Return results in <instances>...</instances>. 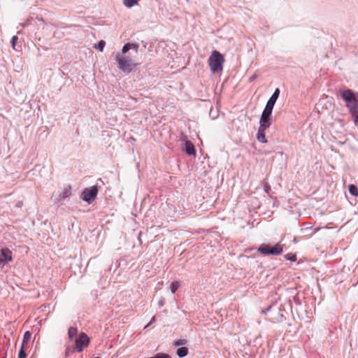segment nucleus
<instances>
[{
    "instance_id": "f257e3e1",
    "label": "nucleus",
    "mask_w": 358,
    "mask_h": 358,
    "mask_svg": "<svg viewBox=\"0 0 358 358\" xmlns=\"http://www.w3.org/2000/svg\"><path fill=\"white\" fill-rule=\"evenodd\" d=\"M115 60L118 64V68L125 73H131L137 66L129 56L122 54V52L116 53Z\"/></svg>"
},
{
    "instance_id": "f03ea898",
    "label": "nucleus",
    "mask_w": 358,
    "mask_h": 358,
    "mask_svg": "<svg viewBox=\"0 0 358 358\" xmlns=\"http://www.w3.org/2000/svg\"><path fill=\"white\" fill-rule=\"evenodd\" d=\"M210 70L213 73L222 71L224 57L219 52L214 50L208 59Z\"/></svg>"
},
{
    "instance_id": "7ed1b4c3",
    "label": "nucleus",
    "mask_w": 358,
    "mask_h": 358,
    "mask_svg": "<svg viewBox=\"0 0 358 358\" xmlns=\"http://www.w3.org/2000/svg\"><path fill=\"white\" fill-rule=\"evenodd\" d=\"M282 250V246L280 243H277L273 247H270L267 244H262L257 248V251L264 255H279Z\"/></svg>"
},
{
    "instance_id": "20e7f679",
    "label": "nucleus",
    "mask_w": 358,
    "mask_h": 358,
    "mask_svg": "<svg viewBox=\"0 0 358 358\" xmlns=\"http://www.w3.org/2000/svg\"><path fill=\"white\" fill-rule=\"evenodd\" d=\"M343 99L346 102V106L349 110L352 107H357V101L355 93L351 90H346L341 92Z\"/></svg>"
},
{
    "instance_id": "39448f33",
    "label": "nucleus",
    "mask_w": 358,
    "mask_h": 358,
    "mask_svg": "<svg viewBox=\"0 0 358 358\" xmlns=\"http://www.w3.org/2000/svg\"><path fill=\"white\" fill-rule=\"evenodd\" d=\"M90 337L85 333H81L75 341V346L73 347V351L80 352L83 350L87 347L90 344Z\"/></svg>"
},
{
    "instance_id": "423d86ee",
    "label": "nucleus",
    "mask_w": 358,
    "mask_h": 358,
    "mask_svg": "<svg viewBox=\"0 0 358 358\" xmlns=\"http://www.w3.org/2000/svg\"><path fill=\"white\" fill-rule=\"evenodd\" d=\"M98 193V188L96 186H92L90 188H85L82 193L83 200L92 203L96 199Z\"/></svg>"
},
{
    "instance_id": "0eeeda50",
    "label": "nucleus",
    "mask_w": 358,
    "mask_h": 358,
    "mask_svg": "<svg viewBox=\"0 0 358 358\" xmlns=\"http://www.w3.org/2000/svg\"><path fill=\"white\" fill-rule=\"evenodd\" d=\"M0 267L6 265L8 262L13 260L12 252L7 248H1L0 250Z\"/></svg>"
},
{
    "instance_id": "6e6552de",
    "label": "nucleus",
    "mask_w": 358,
    "mask_h": 358,
    "mask_svg": "<svg viewBox=\"0 0 358 358\" xmlns=\"http://www.w3.org/2000/svg\"><path fill=\"white\" fill-rule=\"evenodd\" d=\"M272 112L267 110L266 109H264L260 120H259V127L269 128L271 125V117Z\"/></svg>"
},
{
    "instance_id": "1a4fd4ad",
    "label": "nucleus",
    "mask_w": 358,
    "mask_h": 358,
    "mask_svg": "<svg viewBox=\"0 0 358 358\" xmlns=\"http://www.w3.org/2000/svg\"><path fill=\"white\" fill-rule=\"evenodd\" d=\"M280 92V90L278 88H276L274 92L273 93L271 96L268 100V101H267V103L266 104V106L264 108L265 109H266L267 110L271 111V112L273 111V107L275 106V103L278 98L279 97Z\"/></svg>"
},
{
    "instance_id": "9d476101",
    "label": "nucleus",
    "mask_w": 358,
    "mask_h": 358,
    "mask_svg": "<svg viewBox=\"0 0 358 358\" xmlns=\"http://www.w3.org/2000/svg\"><path fill=\"white\" fill-rule=\"evenodd\" d=\"M268 128L259 127L257 134V139L262 143H266L267 142L266 138V130Z\"/></svg>"
},
{
    "instance_id": "9b49d317",
    "label": "nucleus",
    "mask_w": 358,
    "mask_h": 358,
    "mask_svg": "<svg viewBox=\"0 0 358 358\" xmlns=\"http://www.w3.org/2000/svg\"><path fill=\"white\" fill-rule=\"evenodd\" d=\"M139 45L137 43H127L122 47V54H126L129 50H134L135 52L138 50Z\"/></svg>"
},
{
    "instance_id": "f8f14e48",
    "label": "nucleus",
    "mask_w": 358,
    "mask_h": 358,
    "mask_svg": "<svg viewBox=\"0 0 358 358\" xmlns=\"http://www.w3.org/2000/svg\"><path fill=\"white\" fill-rule=\"evenodd\" d=\"M185 152L189 155H195L196 154V151H195V148H194V144L189 141H185Z\"/></svg>"
},
{
    "instance_id": "ddd939ff",
    "label": "nucleus",
    "mask_w": 358,
    "mask_h": 358,
    "mask_svg": "<svg viewBox=\"0 0 358 358\" xmlns=\"http://www.w3.org/2000/svg\"><path fill=\"white\" fill-rule=\"evenodd\" d=\"M71 187L69 186L68 187L65 188L59 195V197L57 198V201H60L62 200L65 199L66 198H68L71 196Z\"/></svg>"
},
{
    "instance_id": "4468645a",
    "label": "nucleus",
    "mask_w": 358,
    "mask_h": 358,
    "mask_svg": "<svg viewBox=\"0 0 358 358\" xmlns=\"http://www.w3.org/2000/svg\"><path fill=\"white\" fill-rule=\"evenodd\" d=\"M349 112L353 117L355 124L358 126V108L352 107Z\"/></svg>"
},
{
    "instance_id": "2eb2a0df",
    "label": "nucleus",
    "mask_w": 358,
    "mask_h": 358,
    "mask_svg": "<svg viewBox=\"0 0 358 358\" xmlns=\"http://www.w3.org/2000/svg\"><path fill=\"white\" fill-rule=\"evenodd\" d=\"M177 355L180 358H183L188 354V349L186 347H180L178 348L176 352Z\"/></svg>"
},
{
    "instance_id": "dca6fc26",
    "label": "nucleus",
    "mask_w": 358,
    "mask_h": 358,
    "mask_svg": "<svg viewBox=\"0 0 358 358\" xmlns=\"http://www.w3.org/2000/svg\"><path fill=\"white\" fill-rule=\"evenodd\" d=\"M77 334L78 329L76 327H71L68 330V336L70 340H72Z\"/></svg>"
},
{
    "instance_id": "f3484780",
    "label": "nucleus",
    "mask_w": 358,
    "mask_h": 358,
    "mask_svg": "<svg viewBox=\"0 0 358 358\" xmlns=\"http://www.w3.org/2000/svg\"><path fill=\"white\" fill-rule=\"evenodd\" d=\"M31 336V333L29 331H27L23 336L22 346L24 347L25 345L28 343V341L30 340Z\"/></svg>"
},
{
    "instance_id": "a211bd4d",
    "label": "nucleus",
    "mask_w": 358,
    "mask_h": 358,
    "mask_svg": "<svg viewBox=\"0 0 358 358\" xmlns=\"http://www.w3.org/2000/svg\"><path fill=\"white\" fill-rule=\"evenodd\" d=\"M139 0H123L124 5L127 8H131L137 4Z\"/></svg>"
},
{
    "instance_id": "6ab92c4d",
    "label": "nucleus",
    "mask_w": 358,
    "mask_h": 358,
    "mask_svg": "<svg viewBox=\"0 0 358 358\" xmlns=\"http://www.w3.org/2000/svg\"><path fill=\"white\" fill-rule=\"evenodd\" d=\"M349 192L353 196H358V188L355 185H350Z\"/></svg>"
},
{
    "instance_id": "aec40b11",
    "label": "nucleus",
    "mask_w": 358,
    "mask_h": 358,
    "mask_svg": "<svg viewBox=\"0 0 358 358\" xmlns=\"http://www.w3.org/2000/svg\"><path fill=\"white\" fill-rule=\"evenodd\" d=\"M105 45H106V42L104 41L101 40L94 47L96 48L99 49L100 51H103V48L105 47Z\"/></svg>"
},
{
    "instance_id": "412c9836",
    "label": "nucleus",
    "mask_w": 358,
    "mask_h": 358,
    "mask_svg": "<svg viewBox=\"0 0 358 358\" xmlns=\"http://www.w3.org/2000/svg\"><path fill=\"white\" fill-rule=\"evenodd\" d=\"M187 341L186 339H179L174 342V345L180 346L187 344Z\"/></svg>"
},
{
    "instance_id": "4be33fe9",
    "label": "nucleus",
    "mask_w": 358,
    "mask_h": 358,
    "mask_svg": "<svg viewBox=\"0 0 358 358\" xmlns=\"http://www.w3.org/2000/svg\"><path fill=\"white\" fill-rule=\"evenodd\" d=\"M150 358H171L169 355L164 354V353H157L154 357H150Z\"/></svg>"
},
{
    "instance_id": "5701e85b",
    "label": "nucleus",
    "mask_w": 358,
    "mask_h": 358,
    "mask_svg": "<svg viewBox=\"0 0 358 358\" xmlns=\"http://www.w3.org/2000/svg\"><path fill=\"white\" fill-rule=\"evenodd\" d=\"M178 287H179L178 282L176 281V282H172L171 287V292L175 293L176 292V290L178 289Z\"/></svg>"
},
{
    "instance_id": "b1692460",
    "label": "nucleus",
    "mask_w": 358,
    "mask_h": 358,
    "mask_svg": "<svg viewBox=\"0 0 358 358\" xmlns=\"http://www.w3.org/2000/svg\"><path fill=\"white\" fill-rule=\"evenodd\" d=\"M24 348V347L21 346V348H20V350L19 351V354H18V358H26L27 357V353L25 352Z\"/></svg>"
},
{
    "instance_id": "393cba45",
    "label": "nucleus",
    "mask_w": 358,
    "mask_h": 358,
    "mask_svg": "<svg viewBox=\"0 0 358 358\" xmlns=\"http://www.w3.org/2000/svg\"><path fill=\"white\" fill-rule=\"evenodd\" d=\"M285 259H286L287 260H289V261H291V262H295V261H296V255H292V254H290V253H289V254H287V255H285Z\"/></svg>"
},
{
    "instance_id": "a878e982",
    "label": "nucleus",
    "mask_w": 358,
    "mask_h": 358,
    "mask_svg": "<svg viewBox=\"0 0 358 358\" xmlns=\"http://www.w3.org/2000/svg\"><path fill=\"white\" fill-rule=\"evenodd\" d=\"M18 39L17 36H13L12 38H11V40H10V44L12 45V48L15 50V45H16V41Z\"/></svg>"
},
{
    "instance_id": "bb28decb",
    "label": "nucleus",
    "mask_w": 358,
    "mask_h": 358,
    "mask_svg": "<svg viewBox=\"0 0 358 358\" xmlns=\"http://www.w3.org/2000/svg\"><path fill=\"white\" fill-rule=\"evenodd\" d=\"M264 190L265 192L268 193L271 190V186L268 183L264 182Z\"/></svg>"
},
{
    "instance_id": "cd10ccee",
    "label": "nucleus",
    "mask_w": 358,
    "mask_h": 358,
    "mask_svg": "<svg viewBox=\"0 0 358 358\" xmlns=\"http://www.w3.org/2000/svg\"><path fill=\"white\" fill-rule=\"evenodd\" d=\"M271 308H272V306L271 305L268 307H267L266 308L263 309L261 311V313L263 314V315H266L267 313H268L271 310Z\"/></svg>"
},
{
    "instance_id": "c85d7f7f",
    "label": "nucleus",
    "mask_w": 358,
    "mask_h": 358,
    "mask_svg": "<svg viewBox=\"0 0 358 358\" xmlns=\"http://www.w3.org/2000/svg\"><path fill=\"white\" fill-rule=\"evenodd\" d=\"M155 321V317H152L150 322L145 327V329L148 327L152 323H153Z\"/></svg>"
},
{
    "instance_id": "c756f323",
    "label": "nucleus",
    "mask_w": 358,
    "mask_h": 358,
    "mask_svg": "<svg viewBox=\"0 0 358 358\" xmlns=\"http://www.w3.org/2000/svg\"><path fill=\"white\" fill-rule=\"evenodd\" d=\"M22 201H18L16 203V207H17V208H20V207H22Z\"/></svg>"
},
{
    "instance_id": "7c9ffc66",
    "label": "nucleus",
    "mask_w": 358,
    "mask_h": 358,
    "mask_svg": "<svg viewBox=\"0 0 358 358\" xmlns=\"http://www.w3.org/2000/svg\"><path fill=\"white\" fill-rule=\"evenodd\" d=\"M164 304V302L163 300H160L159 302H158V305L159 306H163Z\"/></svg>"
},
{
    "instance_id": "2f4dec72",
    "label": "nucleus",
    "mask_w": 358,
    "mask_h": 358,
    "mask_svg": "<svg viewBox=\"0 0 358 358\" xmlns=\"http://www.w3.org/2000/svg\"><path fill=\"white\" fill-rule=\"evenodd\" d=\"M257 78V76L255 75H253L252 77H250V81H253L255 80V78Z\"/></svg>"
},
{
    "instance_id": "473e14b6",
    "label": "nucleus",
    "mask_w": 358,
    "mask_h": 358,
    "mask_svg": "<svg viewBox=\"0 0 358 358\" xmlns=\"http://www.w3.org/2000/svg\"><path fill=\"white\" fill-rule=\"evenodd\" d=\"M4 358H6V357H4Z\"/></svg>"
}]
</instances>
